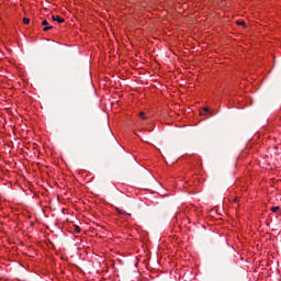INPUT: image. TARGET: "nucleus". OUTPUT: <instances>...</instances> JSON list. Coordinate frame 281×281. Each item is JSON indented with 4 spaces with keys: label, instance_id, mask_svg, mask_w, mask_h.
Instances as JSON below:
<instances>
[{
    "label": "nucleus",
    "instance_id": "obj_1",
    "mask_svg": "<svg viewBox=\"0 0 281 281\" xmlns=\"http://www.w3.org/2000/svg\"><path fill=\"white\" fill-rule=\"evenodd\" d=\"M42 25H44L43 32H49V30H54V26H49V22H47V20H43Z\"/></svg>",
    "mask_w": 281,
    "mask_h": 281
},
{
    "label": "nucleus",
    "instance_id": "obj_2",
    "mask_svg": "<svg viewBox=\"0 0 281 281\" xmlns=\"http://www.w3.org/2000/svg\"><path fill=\"white\" fill-rule=\"evenodd\" d=\"M53 21H57V23H65V19L60 18V15H53Z\"/></svg>",
    "mask_w": 281,
    "mask_h": 281
},
{
    "label": "nucleus",
    "instance_id": "obj_3",
    "mask_svg": "<svg viewBox=\"0 0 281 281\" xmlns=\"http://www.w3.org/2000/svg\"><path fill=\"white\" fill-rule=\"evenodd\" d=\"M117 214H124L125 216H131V214L126 213L123 210L116 209Z\"/></svg>",
    "mask_w": 281,
    "mask_h": 281
},
{
    "label": "nucleus",
    "instance_id": "obj_4",
    "mask_svg": "<svg viewBox=\"0 0 281 281\" xmlns=\"http://www.w3.org/2000/svg\"><path fill=\"white\" fill-rule=\"evenodd\" d=\"M23 23H24V25H30V19L24 18V19H23Z\"/></svg>",
    "mask_w": 281,
    "mask_h": 281
},
{
    "label": "nucleus",
    "instance_id": "obj_5",
    "mask_svg": "<svg viewBox=\"0 0 281 281\" xmlns=\"http://www.w3.org/2000/svg\"><path fill=\"white\" fill-rule=\"evenodd\" d=\"M280 210V206H272L271 212H278Z\"/></svg>",
    "mask_w": 281,
    "mask_h": 281
},
{
    "label": "nucleus",
    "instance_id": "obj_6",
    "mask_svg": "<svg viewBox=\"0 0 281 281\" xmlns=\"http://www.w3.org/2000/svg\"><path fill=\"white\" fill-rule=\"evenodd\" d=\"M139 117H142V120H146V113L140 112V113H139Z\"/></svg>",
    "mask_w": 281,
    "mask_h": 281
},
{
    "label": "nucleus",
    "instance_id": "obj_7",
    "mask_svg": "<svg viewBox=\"0 0 281 281\" xmlns=\"http://www.w3.org/2000/svg\"><path fill=\"white\" fill-rule=\"evenodd\" d=\"M80 231H81V229H80V226L76 225V226H75V232H76L77 234H80Z\"/></svg>",
    "mask_w": 281,
    "mask_h": 281
},
{
    "label": "nucleus",
    "instance_id": "obj_8",
    "mask_svg": "<svg viewBox=\"0 0 281 281\" xmlns=\"http://www.w3.org/2000/svg\"><path fill=\"white\" fill-rule=\"evenodd\" d=\"M237 25H245V21H237Z\"/></svg>",
    "mask_w": 281,
    "mask_h": 281
},
{
    "label": "nucleus",
    "instance_id": "obj_9",
    "mask_svg": "<svg viewBox=\"0 0 281 281\" xmlns=\"http://www.w3.org/2000/svg\"><path fill=\"white\" fill-rule=\"evenodd\" d=\"M203 112H204V113H210V108H204V109H203Z\"/></svg>",
    "mask_w": 281,
    "mask_h": 281
},
{
    "label": "nucleus",
    "instance_id": "obj_10",
    "mask_svg": "<svg viewBox=\"0 0 281 281\" xmlns=\"http://www.w3.org/2000/svg\"><path fill=\"white\" fill-rule=\"evenodd\" d=\"M222 1H225V0H222Z\"/></svg>",
    "mask_w": 281,
    "mask_h": 281
}]
</instances>
